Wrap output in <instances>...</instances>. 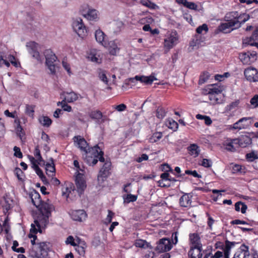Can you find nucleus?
Returning <instances> with one entry per match:
<instances>
[{"label":"nucleus","instance_id":"72a5a7b5","mask_svg":"<svg viewBox=\"0 0 258 258\" xmlns=\"http://www.w3.org/2000/svg\"><path fill=\"white\" fill-rule=\"evenodd\" d=\"M90 117L92 119L95 120L96 122H100V119L103 117L102 112L98 110L92 111L89 114Z\"/></svg>","mask_w":258,"mask_h":258},{"label":"nucleus","instance_id":"8fccbe9b","mask_svg":"<svg viewBox=\"0 0 258 258\" xmlns=\"http://www.w3.org/2000/svg\"><path fill=\"white\" fill-rule=\"evenodd\" d=\"M199 165H202L205 167L208 168L212 166V162L210 159H203L201 162L199 163Z\"/></svg>","mask_w":258,"mask_h":258},{"label":"nucleus","instance_id":"4d7b16f0","mask_svg":"<svg viewBox=\"0 0 258 258\" xmlns=\"http://www.w3.org/2000/svg\"><path fill=\"white\" fill-rule=\"evenodd\" d=\"M254 41L252 40V36H251L249 37H246L243 39V44H247L251 46H253L254 44Z\"/></svg>","mask_w":258,"mask_h":258},{"label":"nucleus","instance_id":"9b49d317","mask_svg":"<svg viewBox=\"0 0 258 258\" xmlns=\"http://www.w3.org/2000/svg\"><path fill=\"white\" fill-rule=\"evenodd\" d=\"M244 74L246 80L250 82H258V71L254 68L248 67L245 69Z\"/></svg>","mask_w":258,"mask_h":258},{"label":"nucleus","instance_id":"6e6552de","mask_svg":"<svg viewBox=\"0 0 258 258\" xmlns=\"http://www.w3.org/2000/svg\"><path fill=\"white\" fill-rule=\"evenodd\" d=\"M253 122V117H242L239 119L237 121L231 125L230 129L231 130H244L249 127Z\"/></svg>","mask_w":258,"mask_h":258},{"label":"nucleus","instance_id":"412c9836","mask_svg":"<svg viewBox=\"0 0 258 258\" xmlns=\"http://www.w3.org/2000/svg\"><path fill=\"white\" fill-rule=\"evenodd\" d=\"M71 216L73 220L81 222L86 219L87 214L84 210H79L72 211Z\"/></svg>","mask_w":258,"mask_h":258},{"label":"nucleus","instance_id":"393cba45","mask_svg":"<svg viewBox=\"0 0 258 258\" xmlns=\"http://www.w3.org/2000/svg\"><path fill=\"white\" fill-rule=\"evenodd\" d=\"M135 79L137 81H139L142 83H144L146 85L152 84L154 80H156V78L152 76H136L135 77Z\"/></svg>","mask_w":258,"mask_h":258},{"label":"nucleus","instance_id":"774afa93","mask_svg":"<svg viewBox=\"0 0 258 258\" xmlns=\"http://www.w3.org/2000/svg\"><path fill=\"white\" fill-rule=\"evenodd\" d=\"M183 18L187 22H188L189 24H190L191 25H192V17L190 14H189L188 13L184 14L183 15Z\"/></svg>","mask_w":258,"mask_h":258},{"label":"nucleus","instance_id":"473e14b6","mask_svg":"<svg viewBox=\"0 0 258 258\" xmlns=\"http://www.w3.org/2000/svg\"><path fill=\"white\" fill-rule=\"evenodd\" d=\"M123 27V23L121 21H117L114 22L111 26L113 32L114 34H117L120 32Z\"/></svg>","mask_w":258,"mask_h":258},{"label":"nucleus","instance_id":"f704fd0d","mask_svg":"<svg viewBox=\"0 0 258 258\" xmlns=\"http://www.w3.org/2000/svg\"><path fill=\"white\" fill-rule=\"evenodd\" d=\"M167 111L162 106H159L156 111V116L159 119H162L165 117Z\"/></svg>","mask_w":258,"mask_h":258},{"label":"nucleus","instance_id":"9d476101","mask_svg":"<svg viewBox=\"0 0 258 258\" xmlns=\"http://www.w3.org/2000/svg\"><path fill=\"white\" fill-rule=\"evenodd\" d=\"M226 21V22L222 23L218 27L219 30L224 33H229L231 31L241 27V24H238L237 21Z\"/></svg>","mask_w":258,"mask_h":258},{"label":"nucleus","instance_id":"49530a36","mask_svg":"<svg viewBox=\"0 0 258 258\" xmlns=\"http://www.w3.org/2000/svg\"><path fill=\"white\" fill-rule=\"evenodd\" d=\"M166 124L168 128L175 130L178 127V124L173 120H167L166 121Z\"/></svg>","mask_w":258,"mask_h":258},{"label":"nucleus","instance_id":"e2e57ef3","mask_svg":"<svg viewBox=\"0 0 258 258\" xmlns=\"http://www.w3.org/2000/svg\"><path fill=\"white\" fill-rule=\"evenodd\" d=\"M71 192L70 189L68 187H63L62 188V196L66 198H68L69 193Z\"/></svg>","mask_w":258,"mask_h":258},{"label":"nucleus","instance_id":"6e6d98bb","mask_svg":"<svg viewBox=\"0 0 258 258\" xmlns=\"http://www.w3.org/2000/svg\"><path fill=\"white\" fill-rule=\"evenodd\" d=\"M233 144L238 145V144H235V142H234V139H233L230 142H229L226 144V150L232 152L234 151L235 150V149L233 146Z\"/></svg>","mask_w":258,"mask_h":258},{"label":"nucleus","instance_id":"79ce46f5","mask_svg":"<svg viewBox=\"0 0 258 258\" xmlns=\"http://www.w3.org/2000/svg\"><path fill=\"white\" fill-rule=\"evenodd\" d=\"M210 75L207 72H204L202 74L200 77V79L199 81V84L200 85H202L205 83H206L208 80L209 79Z\"/></svg>","mask_w":258,"mask_h":258},{"label":"nucleus","instance_id":"f8f14e48","mask_svg":"<svg viewBox=\"0 0 258 258\" xmlns=\"http://www.w3.org/2000/svg\"><path fill=\"white\" fill-rule=\"evenodd\" d=\"M172 245L170 240L166 238L161 239L157 243L156 250L159 252L168 251L171 249Z\"/></svg>","mask_w":258,"mask_h":258},{"label":"nucleus","instance_id":"f3484780","mask_svg":"<svg viewBox=\"0 0 258 258\" xmlns=\"http://www.w3.org/2000/svg\"><path fill=\"white\" fill-rule=\"evenodd\" d=\"M74 142L76 144V146L80 149L82 151H84L85 153H87L88 150L89 149H87L88 144L86 141L81 136L75 137Z\"/></svg>","mask_w":258,"mask_h":258},{"label":"nucleus","instance_id":"3c124183","mask_svg":"<svg viewBox=\"0 0 258 258\" xmlns=\"http://www.w3.org/2000/svg\"><path fill=\"white\" fill-rule=\"evenodd\" d=\"M238 17H239L238 20L240 21V23H241V25L244 23L249 19V15L246 14L238 15Z\"/></svg>","mask_w":258,"mask_h":258},{"label":"nucleus","instance_id":"4468645a","mask_svg":"<svg viewBox=\"0 0 258 258\" xmlns=\"http://www.w3.org/2000/svg\"><path fill=\"white\" fill-rule=\"evenodd\" d=\"M27 47L29 48V52L32 57L38 61L41 62L42 59L38 51V44L35 42H31L27 45Z\"/></svg>","mask_w":258,"mask_h":258},{"label":"nucleus","instance_id":"39448f33","mask_svg":"<svg viewBox=\"0 0 258 258\" xmlns=\"http://www.w3.org/2000/svg\"><path fill=\"white\" fill-rule=\"evenodd\" d=\"M179 36L176 31H172L166 35L164 41V47L166 51L173 48L178 43Z\"/></svg>","mask_w":258,"mask_h":258},{"label":"nucleus","instance_id":"09e8293b","mask_svg":"<svg viewBox=\"0 0 258 258\" xmlns=\"http://www.w3.org/2000/svg\"><path fill=\"white\" fill-rule=\"evenodd\" d=\"M3 64H5L7 67H9L10 66V62L5 59L4 53L0 52V67H2Z\"/></svg>","mask_w":258,"mask_h":258},{"label":"nucleus","instance_id":"69168bd1","mask_svg":"<svg viewBox=\"0 0 258 258\" xmlns=\"http://www.w3.org/2000/svg\"><path fill=\"white\" fill-rule=\"evenodd\" d=\"M34 167L33 169L35 171L36 174L39 176V177H42L44 175L42 171L39 167L38 165H34Z\"/></svg>","mask_w":258,"mask_h":258},{"label":"nucleus","instance_id":"7ed1b4c3","mask_svg":"<svg viewBox=\"0 0 258 258\" xmlns=\"http://www.w3.org/2000/svg\"><path fill=\"white\" fill-rule=\"evenodd\" d=\"M86 160L89 165L94 166L98 161L101 162H104L105 159L103 157V152L102 151L98 145L94 146L93 148L89 149L87 153H85Z\"/></svg>","mask_w":258,"mask_h":258},{"label":"nucleus","instance_id":"ddd939ff","mask_svg":"<svg viewBox=\"0 0 258 258\" xmlns=\"http://www.w3.org/2000/svg\"><path fill=\"white\" fill-rule=\"evenodd\" d=\"M75 182L77 190L79 194L81 195L86 188V184L83 178V175L80 173H78L76 176Z\"/></svg>","mask_w":258,"mask_h":258},{"label":"nucleus","instance_id":"b1692460","mask_svg":"<svg viewBox=\"0 0 258 258\" xmlns=\"http://www.w3.org/2000/svg\"><path fill=\"white\" fill-rule=\"evenodd\" d=\"M109 51L111 55H115L118 52L119 48L114 41H110L107 43L106 42V46H104Z\"/></svg>","mask_w":258,"mask_h":258},{"label":"nucleus","instance_id":"aec40b11","mask_svg":"<svg viewBox=\"0 0 258 258\" xmlns=\"http://www.w3.org/2000/svg\"><path fill=\"white\" fill-rule=\"evenodd\" d=\"M87 10H83L82 15L87 20L91 21L95 20L97 18V12L95 9H91L86 8Z\"/></svg>","mask_w":258,"mask_h":258},{"label":"nucleus","instance_id":"a18cd8bd","mask_svg":"<svg viewBox=\"0 0 258 258\" xmlns=\"http://www.w3.org/2000/svg\"><path fill=\"white\" fill-rule=\"evenodd\" d=\"M208 31V27L207 24H204L202 26L198 27L196 31L198 34H206Z\"/></svg>","mask_w":258,"mask_h":258},{"label":"nucleus","instance_id":"c9c22d12","mask_svg":"<svg viewBox=\"0 0 258 258\" xmlns=\"http://www.w3.org/2000/svg\"><path fill=\"white\" fill-rule=\"evenodd\" d=\"M247 208V206L241 202H238L235 204V210L238 212L241 211L242 214H244L246 212Z\"/></svg>","mask_w":258,"mask_h":258},{"label":"nucleus","instance_id":"423d86ee","mask_svg":"<svg viewBox=\"0 0 258 258\" xmlns=\"http://www.w3.org/2000/svg\"><path fill=\"white\" fill-rule=\"evenodd\" d=\"M48 243L42 242L37 244V247L32 248L31 255L35 258H42L49 249Z\"/></svg>","mask_w":258,"mask_h":258},{"label":"nucleus","instance_id":"a211bd4d","mask_svg":"<svg viewBox=\"0 0 258 258\" xmlns=\"http://www.w3.org/2000/svg\"><path fill=\"white\" fill-rule=\"evenodd\" d=\"M249 254L248 246L242 244L233 258H249Z\"/></svg>","mask_w":258,"mask_h":258},{"label":"nucleus","instance_id":"37998d69","mask_svg":"<svg viewBox=\"0 0 258 258\" xmlns=\"http://www.w3.org/2000/svg\"><path fill=\"white\" fill-rule=\"evenodd\" d=\"M140 3L151 9H155L158 6L154 3H152L149 1H143L142 0L140 1Z\"/></svg>","mask_w":258,"mask_h":258},{"label":"nucleus","instance_id":"dca6fc26","mask_svg":"<svg viewBox=\"0 0 258 258\" xmlns=\"http://www.w3.org/2000/svg\"><path fill=\"white\" fill-rule=\"evenodd\" d=\"M234 142L240 147L245 148L251 144L252 141L249 136L241 135L238 139H234Z\"/></svg>","mask_w":258,"mask_h":258},{"label":"nucleus","instance_id":"5fc2aeb1","mask_svg":"<svg viewBox=\"0 0 258 258\" xmlns=\"http://www.w3.org/2000/svg\"><path fill=\"white\" fill-rule=\"evenodd\" d=\"M250 103L253 108L258 107V95H254L250 99Z\"/></svg>","mask_w":258,"mask_h":258},{"label":"nucleus","instance_id":"2eb2a0df","mask_svg":"<svg viewBox=\"0 0 258 258\" xmlns=\"http://www.w3.org/2000/svg\"><path fill=\"white\" fill-rule=\"evenodd\" d=\"M256 53L249 52H242L239 54V57L241 61L244 64H248L255 59Z\"/></svg>","mask_w":258,"mask_h":258},{"label":"nucleus","instance_id":"c85d7f7f","mask_svg":"<svg viewBox=\"0 0 258 258\" xmlns=\"http://www.w3.org/2000/svg\"><path fill=\"white\" fill-rule=\"evenodd\" d=\"M51 163H47L45 164L46 173L48 176H53L55 175V168L52 158L50 159Z\"/></svg>","mask_w":258,"mask_h":258},{"label":"nucleus","instance_id":"4be33fe9","mask_svg":"<svg viewBox=\"0 0 258 258\" xmlns=\"http://www.w3.org/2000/svg\"><path fill=\"white\" fill-rule=\"evenodd\" d=\"M30 196L32 203L38 209H39V208L43 203H50L48 200L47 202H42L39 194L36 191L32 193Z\"/></svg>","mask_w":258,"mask_h":258},{"label":"nucleus","instance_id":"a878e982","mask_svg":"<svg viewBox=\"0 0 258 258\" xmlns=\"http://www.w3.org/2000/svg\"><path fill=\"white\" fill-rule=\"evenodd\" d=\"M95 37L96 41L103 46H106V35L101 30L98 29L95 31Z\"/></svg>","mask_w":258,"mask_h":258},{"label":"nucleus","instance_id":"1a4fd4ad","mask_svg":"<svg viewBox=\"0 0 258 258\" xmlns=\"http://www.w3.org/2000/svg\"><path fill=\"white\" fill-rule=\"evenodd\" d=\"M72 25L74 31L79 37L83 38L86 35L87 30L82 19L76 18L74 21Z\"/></svg>","mask_w":258,"mask_h":258},{"label":"nucleus","instance_id":"052dcab7","mask_svg":"<svg viewBox=\"0 0 258 258\" xmlns=\"http://www.w3.org/2000/svg\"><path fill=\"white\" fill-rule=\"evenodd\" d=\"M34 107L32 105H27L26 106V113L30 116L33 115Z\"/></svg>","mask_w":258,"mask_h":258},{"label":"nucleus","instance_id":"603ef678","mask_svg":"<svg viewBox=\"0 0 258 258\" xmlns=\"http://www.w3.org/2000/svg\"><path fill=\"white\" fill-rule=\"evenodd\" d=\"M6 133V128L5 123L2 120V118H0V138L4 137Z\"/></svg>","mask_w":258,"mask_h":258},{"label":"nucleus","instance_id":"cd10ccee","mask_svg":"<svg viewBox=\"0 0 258 258\" xmlns=\"http://www.w3.org/2000/svg\"><path fill=\"white\" fill-rule=\"evenodd\" d=\"M111 162L109 161L105 162L103 167L100 169L99 172V176L101 177H106L110 169Z\"/></svg>","mask_w":258,"mask_h":258},{"label":"nucleus","instance_id":"e433bc0d","mask_svg":"<svg viewBox=\"0 0 258 258\" xmlns=\"http://www.w3.org/2000/svg\"><path fill=\"white\" fill-rule=\"evenodd\" d=\"M88 58L93 62H96L97 63L100 62L99 55L97 54L96 50H95L90 52L88 56Z\"/></svg>","mask_w":258,"mask_h":258},{"label":"nucleus","instance_id":"13d9d810","mask_svg":"<svg viewBox=\"0 0 258 258\" xmlns=\"http://www.w3.org/2000/svg\"><path fill=\"white\" fill-rule=\"evenodd\" d=\"M192 236H194V234H190L189 235V238L192 245L190 246V250L188 252V255L190 256V258H194L192 252V250H194V238H192Z\"/></svg>","mask_w":258,"mask_h":258},{"label":"nucleus","instance_id":"bb28decb","mask_svg":"<svg viewBox=\"0 0 258 258\" xmlns=\"http://www.w3.org/2000/svg\"><path fill=\"white\" fill-rule=\"evenodd\" d=\"M238 15L239 14L237 12H229L225 15V20L229 22L237 21L238 24H240V21L238 20V18H239V17H238Z\"/></svg>","mask_w":258,"mask_h":258},{"label":"nucleus","instance_id":"7c9ffc66","mask_svg":"<svg viewBox=\"0 0 258 258\" xmlns=\"http://www.w3.org/2000/svg\"><path fill=\"white\" fill-rule=\"evenodd\" d=\"M160 177L161 180H160L159 183L162 187H169L170 186L168 183H163V182H168V180H171V178H169V174L166 172L163 173L161 174Z\"/></svg>","mask_w":258,"mask_h":258},{"label":"nucleus","instance_id":"0eeeda50","mask_svg":"<svg viewBox=\"0 0 258 258\" xmlns=\"http://www.w3.org/2000/svg\"><path fill=\"white\" fill-rule=\"evenodd\" d=\"M44 54L46 59V65L47 66L51 73L54 74L55 73V62L57 59L56 56L51 49H46L44 52Z\"/></svg>","mask_w":258,"mask_h":258},{"label":"nucleus","instance_id":"2f4dec72","mask_svg":"<svg viewBox=\"0 0 258 258\" xmlns=\"http://www.w3.org/2000/svg\"><path fill=\"white\" fill-rule=\"evenodd\" d=\"M135 245L136 247H140L142 248H149L152 249V246L150 244L147 242L146 240L143 239H137L135 242Z\"/></svg>","mask_w":258,"mask_h":258},{"label":"nucleus","instance_id":"864d4df0","mask_svg":"<svg viewBox=\"0 0 258 258\" xmlns=\"http://www.w3.org/2000/svg\"><path fill=\"white\" fill-rule=\"evenodd\" d=\"M246 157L249 161H253L254 159L258 158L257 154L254 152L247 154Z\"/></svg>","mask_w":258,"mask_h":258},{"label":"nucleus","instance_id":"0e129e2a","mask_svg":"<svg viewBox=\"0 0 258 258\" xmlns=\"http://www.w3.org/2000/svg\"><path fill=\"white\" fill-rule=\"evenodd\" d=\"M143 23H147V24L150 25L154 22V19L150 16L146 17L142 19Z\"/></svg>","mask_w":258,"mask_h":258},{"label":"nucleus","instance_id":"c756f323","mask_svg":"<svg viewBox=\"0 0 258 258\" xmlns=\"http://www.w3.org/2000/svg\"><path fill=\"white\" fill-rule=\"evenodd\" d=\"M64 99L68 103L73 102L78 99V95L74 92L66 93Z\"/></svg>","mask_w":258,"mask_h":258},{"label":"nucleus","instance_id":"680f3d73","mask_svg":"<svg viewBox=\"0 0 258 258\" xmlns=\"http://www.w3.org/2000/svg\"><path fill=\"white\" fill-rule=\"evenodd\" d=\"M5 59H6L9 62L10 61L11 63L14 66L16 67L17 66V63L15 60V58L13 55L9 54L8 57L5 56Z\"/></svg>","mask_w":258,"mask_h":258},{"label":"nucleus","instance_id":"4c0bfd02","mask_svg":"<svg viewBox=\"0 0 258 258\" xmlns=\"http://www.w3.org/2000/svg\"><path fill=\"white\" fill-rule=\"evenodd\" d=\"M196 118L198 119L204 120L205 124L207 125H210L212 123L211 118L207 115L198 114L196 115Z\"/></svg>","mask_w":258,"mask_h":258},{"label":"nucleus","instance_id":"6ab92c4d","mask_svg":"<svg viewBox=\"0 0 258 258\" xmlns=\"http://www.w3.org/2000/svg\"><path fill=\"white\" fill-rule=\"evenodd\" d=\"M195 250H197L198 257L202 258L204 253V250L203 248V244L201 240L200 236L198 234H195Z\"/></svg>","mask_w":258,"mask_h":258},{"label":"nucleus","instance_id":"5701e85b","mask_svg":"<svg viewBox=\"0 0 258 258\" xmlns=\"http://www.w3.org/2000/svg\"><path fill=\"white\" fill-rule=\"evenodd\" d=\"M192 195L190 194L183 195L179 200L180 205L182 207H189L192 203Z\"/></svg>","mask_w":258,"mask_h":258},{"label":"nucleus","instance_id":"de8ad7c7","mask_svg":"<svg viewBox=\"0 0 258 258\" xmlns=\"http://www.w3.org/2000/svg\"><path fill=\"white\" fill-rule=\"evenodd\" d=\"M86 247V243H83V245H78L76 248V250L80 255L83 256L85 253V248Z\"/></svg>","mask_w":258,"mask_h":258},{"label":"nucleus","instance_id":"ea45409f","mask_svg":"<svg viewBox=\"0 0 258 258\" xmlns=\"http://www.w3.org/2000/svg\"><path fill=\"white\" fill-rule=\"evenodd\" d=\"M162 137V133L161 132H156L153 134L150 138L149 141L151 143H155L159 141Z\"/></svg>","mask_w":258,"mask_h":258},{"label":"nucleus","instance_id":"c03bdc74","mask_svg":"<svg viewBox=\"0 0 258 258\" xmlns=\"http://www.w3.org/2000/svg\"><path fill=\"white\" fill-rule=\"evenodd\" d=\"M40 122L45 126H49L51 124V120L47 116H43L39 119Z\"/></svg>","mask_w":258,"mask_h":258},{"label":"nucleus","instance_id":"f257e3e1","mask_svg":"<svg viewBox=\"0 0 258 258\" xmlns=\"http://www.w3.org/2000/svg\"><path fill=\"white\" fill-rule=\"evenodd\" d=\"M39 213L34 220V224H31L30 232L36 233H41V228H44L49 223V218L54 210L53 206L50 203H43L39 209Z\"/></svg>","mask_w":258,"mask_h":258},{"label":"nucleus","instance_id":"bf43d9fd","mask_svg":"<svg viewBox=\"0 0 258 258\" xmlns=\"http://www.w3.org/2000/svg\"><path fill=\"white\" fill-rule=\"evenodd\" d=\"M14 156L19 158H22L23 157L22 153L21 151L20 148L15 146L14 148Z\"/></svg>","mask_w":258,"mask_h":258},{"label":"nucleus","instance_id":"f03ea898","mask_svg":"<svg viewBox=\"0 0 258 258\" xmlns=\"http://www.w3.org/2000/svg\"><path fill=\"white\" fill-rule=\"evenodd\" d=\"M222 92V87L212 84L202 89V93L205 95H208L211 104L216 105L224 102V96Z\"/></svg>","mask_w":258,"mask_h":258},{"label":"nucleus","instance_id":"338daca9","mask_svg":"<svg viewBox=\"0 0 258 258\" xmlns=\"http://www.w3.org/2000/svg\"><path fill=\"white\" fill-rule=\"evenodd\" d=\"M114 108L118 111L121 112L125 110L126 108V106L124 104H120L118 105L115 106Z\"/></svg>","mask_w":258,"mask_h":258},{"label":"nucleus","instance_id":"58836bf2","mask_svg":"<svg viewBox=\"0 0 258 258\" xmlns=\"http://www.w3.org/2000/svg\"><path fill=\"white\" fill-rule=\"evenodd\" d=\"M98 78L105 85H108V79L106 76V72L104 71H100L98 73Z\"/></svg>","mask_w":258,"mask_h":258},{"label":"nucleus","instance_id":"20e7f679","mask_svg":"<svg viewBox=\"0 0 258 258\" xmlns=\"http://www.w3.org/2000/svg\"><path fill=\"white\" fill-rule=\"evenodd\" d=\"M235 242H230L228 240L225 242V246L223 248V252L217 251L214 254H207L204 258H229L230 251L232 247L234 246Z\"/></svg>","mask_w":258,"mask_h":258},{"label":"nucleus","instance_id":"a19ab883","mask_svg":"<svg viewBox=\"0 0 258 258\" xmlns=\"http://www.w3.org/2000/svg\"><path fill=\"white\" fill-rule=\"evenodd\" d=\"M137 199V196L132 194H127L126 196H123L124 203H125L135 202Z\"/></svg>","mask_w":258,"mask_h":258}]
</instances>
